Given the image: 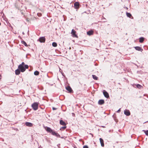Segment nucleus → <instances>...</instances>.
<instances>
[{"mask_svg":"<svg viewBox=\"0 0 148 148\" xmlns=\"http://www.w3.org/2000/svg\"><path fill=\"white\" fill-rule=\"evenodd\" d=\"M28 66L26 64L25 65V66H23L21 65H19L18 66V68L21 72H23L25 71L26 69H28Z\"/></svg>","mask_w":148,"mask_h":148,"instance_id":"f257e3e1","label":"nucleus"},{"mask_svg":"<svg viewBox=\"0 0 148 148\" xmlns=\"http://www.w3.org/2000/svg\"><path fill=\"white\" fill-rule=\"evenodd\" d=\"M38 103L35 102L32 104V106L34 110H36L38 109Z\"/></svg>","mask_w":148,"mask_h":148,"instance_id":"f03ea898","label":"nucleus"},{"mask_svg":"<svg viewBox=\"0 0 148 148\" xmlns=\"http://www.w3.org/2000/svg\"><path fill=\"white\" fill-rule=\"evenodd\" d=\"M76 32L73 29H72L71 33V34L72 35V36L73 37L77 38V35L76 34Z\"/></svg>","mask_w":148,"mask_h":148,"instance_id":"7ed1b4c3","label":"nucleus"},{"mask_svg":"<svg viewBox=\"0 0 148 148\" xmlns=\"http://www.w3.org/2000/svg\"><path fill=\"white\" fill-rule=\"evenodd\" d=\"M124 112V114L127 116H129L130 115V112L129 110H125Z\"/></svg>","mask_w":148,"mask_h":148,"instance_id":"20e7f679","label":"nucleus"},{"mask_svg":"<svg viewBox=\"0 0 148 148\" xmlns=\"http://www.w3.org/2000/svg\"><path fill=\"white\" fill-rule=\"evenodd\" d=\"M103 94L104 96L106 98H108L109 97V95L108 93L105 90L103 91Z\"/></svg>","mask_w":148,"mask_h":148,"instance_id":"39448f33","label":"nucleus"},{"mask_svg":"<svg viewBox=\"0 0 148 148\" xmlns=\"http://www.w3.org/2000/svg\"><path fill=\"white\" fill-rule=\"evenodd\" d=\"M74 6L75 8L76 9H78L79 8V3L78 2H76L74 3Z\"/></svg>","mask_w":148,"mask_h":148,"instance_id":"423d86ee","label":"nucleus"},{"mask_svg":"<svg viewBox=\"0 0 148 148\" xmlns=\"http://www.w3.org/2000/svg\"><path fill=\"white\" fill-rule=\"evenodd\" d=\"M39 40L40 42H45V39L44 37H42L40 38Z\"/></svg>","mask_w":148,"mask_h":148,"instance_id":"0eeeda50","label":"nucleus"},{"mask_svg":"<svg viewBox=\"0 0 148 148\" xmlns=\"http://www.w3.org/2000/svg\"><path fill=\"white\" fill-rule=\"evenodd\" d=\"M25 125L26 126L29 127H32L33 126V124L32 123L26 122L25 123Z\"/></svg>","mask_w":148,"mask_h":148,"instance_id":"6e6552de","label":"nucleus"},{"mask_svg":"<svg viewBox=\"0 0 148 148\" xmlns=\"http://www.w3.org/2000/svg\"><path fill=\"white\" fill-rule=\"evenodd\" d=\"M66 90L69 91L70 92H71L72 91V90L71 88L69 86H68L66 88Z\"/></svg>","mask_w":148,"mask_h":148,"instance_id":"1a4fd4ad","label":"nucleus"},{"mask_svg":"<svg viewBox=\"0 0 148 148\" xmlns=\"http://www.w3.org/2000/svg\"><path fill=\"white\" fill-rule=\"evenodd\" d=\"M134 48L136 50L138 51H140L142 52L143 51V49L140 47H135Z\"/></svg>","mask_w":148,"mask_h":148,"instance_id":"9d476101","label":"nucleus"},{"mask_svg":"<svg viewBox=\"0 0 148 148\" xmlns=\"http://www.w3.org/2000/svg\"><path fill=\"white\" fill-rule=\"evenodd\" d=\"M99 140L101 146L102 147H103L104 146V144L103 139L102 138H99Z\"/></svg>","mask_w":148,"mask_h":148,"instance_id":"9b49d317","label":"nucleus"},{"mask_svg":"<svg viewBox=\"0 0 148 148\" xmlns=\"http://www.w3.org/2000/svg\"><path fill=\"white\" fill-rule=\"evenodd\" d=\"M104 103V100L103 99H101V100H99L98 102V103L100 105L103 104Z\"/></svg>","mask_w":148,"mask_h":148,"instance_id":"f8f14e48","label":"nucleus"},{"mask_svg":"<svg viewBox=\"0 0 148 148\" xmlns=\"http://www.w3.org/2000/svg\"><path fill=\"white\" fill-rule=\"evenodd\" d=\"M46 130L48 132L51 133L52 132L53 130H51L50 127H47L46 129Z\"/></svg>","mask_w":148,"mask_h":148,"instance_id":"ddd939ff","label":"nucleus"},{"mask_svg":"<svg viewBox=\"0 0 148 148\" xmlns=\"http://www.w3.org/2000/svg\"><path fill=\"white\" fill-rule=\"evenodd\" d=\"M21 71L18 68L15 70V74L16 75H18L20 74Z\"/></svg>","mask_w":148,"mask_h":148,"instance_id":"4468645a","label":"nucleus"},{"mask_svg":"<svg viewBox=\"0 0 148 148\" xmlns=\"http://www.w3.org/2000/svg\"><path fill=\"white\" fill-rule=\"evenodd\" d=\"M60 124L63 125H66V124L63 120H61L60 121Z\"/></svg>","mask_w":148,"mask_h":148,"instance_id":"2eb2a0df","label":"nucleus"},{"mask_svg":"<svg viewBox=\"0 0 148 148\" xmlns=\"http://www.w3.org/2000/svg\"><path fill=\"white\" fill-rule=\"evenodd\" d=\"M93 32L92 31H90L87 32V34L89 36H90L92 35L93 34Z\"/></svg>","mask_w":148,"mask_h":148,"instance_id":"dca6fc26","label":"nucleus"},{"mask_svg":"<svg viewBox=\"0 0 148 148\" xmlns=\"http://www.w3.org/2000/svg\"><path fill=\"white\" fill-rule=\"evenodd\" d=\"M144 40V38L143 37L140 38H139V41L140 42L142 43V42Z\"/></svg>","mask_w":148,"mask_h":148,"instance_id":"f3484780","label":"nucleus"},{"mask_svg":"<svg viewBox=\"0 0 148 148\" xmlns=\"http://www.w3.org/2000/svg\"><path fill=\"white\" fill-rule=\"evenodd\" d=\"M92 76L94 79L95 80H97L98 77L95 75H92Z\"/></svg>","mask_w":148,"mask_h":148,"instance_id":"a211bd4d","label":"nucleus"},{"mask_svg":"<svg viewBox=\"0 0 148 148\" xmlns=\"http://www.w3.org/2000/svg\"><path fill=\"white\" fill-rule=\"evenodd\" d=\"M52 45L53 47H56L57 46V45L56 42H53L52 43Z\"/></svg>","mask_w":148,"mask_h":148,"instance_id":"6ab92c4d","label":"nucleus"},{"mask_svg":"<svg viewBox=\"0 0 148 148\" xmlns=\"http://www.w3.org/2000/svg\"><path fill=\"white\" fill-rule=\"evenodd\" d=\"M136 87H137V88L140 89H141L143 87L142 86L139 84H137L136 85Z\"/></svg>","mask_w":148,"mask_h":148,"instance_id":"aec40b11","label":"nucleus"},{"mask_svg":"<svg viewBox=\"0 0 148 148\" xmlns=\"http://www.w3.org/2000/svg\"><path fill=\"white\" fill-rule=\"evenodd\" d=\"M39 74V72L38 71H36L34 73V74L36 75H38Z\"/></svg>","mask_w":148,"mask_h":148,"instance_id":"412c9836","label":"nucleus"},{"mask_svg":"<svg viewBox=\"0 0 148 148\" xmlns=\"http://www.w3.org/2000/svg\"><path fill=\"white\" fill-rule=\"evenodd\" d=\"M126 15L127 17L129 18H131V17L132 16V15L130 13H129L127 12Z\"/></svg>","mask_w":148,"mask_h":148,"instance_id":"4be33fe9","label":"nucleus"},{"mask_svg":"<svg viewBox=\"0 0 148 148\" xmlns=\"http://www.w3.org/2000/svg\"><path fill=\"white\" fill-rule=\"evenodd\" d=\"M21 43L22 44H23L25 46H27V43L26 42L24 41H22Z\"/></svg>","mask_w":148,"mask_h":148,"instance_id":"5701e85b","label":"nucleus"},{"mask_svg":"<svg viewBox=\"0 0 148 148\" xmlns=\"http://www.w3.org/2000/svg\"><path fill=\"white\" fill-rule=\"evenodd\" d=\"M143 131L145 133V134L146 135L148 136V130H143Z\"/></svg>","mask_w":148,"mask_h":148,"instance_id":"b1692460","label":"nucleus"},{"mask_svg":"<svg viewBox=\"0 0 148 148\" xmlns=\"http://www.w3.org/2000/svg\"><path fill=\"white\" fill-rule=\"evenodd\" d=\"M52 133V134L53 135H55L56 134V132H54V131H52V132H51V133Z\"/></svg>","mask_w":148,"mask_h":148,"instance_id":"393cba45","label":"nucleus"},{"mask_svg":"<svg viewBox=\"0 0 148 148\" xmlns=\"http://www.w3.org/2000/svg\"><path fill=\"white\" fill-rule=\"evenodd\" d=\"M55 136L57 137H60V135L58 133H56V134Z\"/></svg>","mask_w":148,"mask_h":148,"instance_id":"a878e982","label":"nucleus"},{"mask_svg":"<svg viewBox=\"0 0 148 148\" xmlns=\"http://www.w3.org/2000/svg\"><path fill=\"white\" fill-rule=\"evenodd\" d=\"M20 65H21V66H24L25 65V63L24 62H22L21 64H20Z\"/></svg>","mask_w":148,"mask_h":148,"instance_id":"bb28decb","label":"nucleus"},{"mask_svg":"<svg viewBox=\"0 0 148 148\" xmlns=\"http://www.w3.org/2000/svg\"><path fill=\"white\" fill-rule=\"evenodd\" d=\"M37 15L39 16H40L42 15V14L41 13H38Z\"/></svg>","mask_w":148,"mask_h":148,"instance_id":"cd10ccee","label":"nucleus"},{"mask_svg":"<svg viewBox=\"0 0 148 148\" xmlns=\"http://www.w3.org/2000/svg\"><path fill=\"white\" fill-rule=\"evenodd\" d=\"M83 148H88V147L87 145H85L83 146Z\"/></svg>","mask_w":148,"mask_h":148,"instance_id":"c85d7f7f","label":"nucleus"},{"mask_svg":"<svg viewBox=\"0 0 148 148\" xmlns=\"http://www.w3.org/2000/svg\"><path fill=\"white\" fill-rule=\"evenodd\" d=\"M66 128V126H64L62 127H61V128L63 129H65Z\"/></svg>","mask_w":148,"mask_h":148,"instance_id":"c756f323","label":"nucleus"},{"mask_svg":"<svg viewBox=\"0 0 148 148\" xmlns=\"http://www.w3.org/2000/svg\"><path fill=\"white\" fill-rule=\"evenodd\" d=\"M121 108H120L119 110H118L117 111V112H118V113H119L120 111H121Z\"/></svg>","mask_w":148,"mask_h":148,"instance_id":"7c9ffc66","label":"nucleus"},{"mask_svg":"<svg viewBox=\"0 0 148 148\" xmlns=\"http://www.w3.org/2000/svg\"><path fill=\"white\" fill-rule=\"evenodd\" d=\"M52 109H53V110H56V108H54V107H53V108H52Z\"/></svg>","mask_w":148,"mask_h":148,"instance_id":"2f4dec72","label":"nucleus"},{"mask_svg":"<svg viewBox=\"0 0 148 148\" xmlns=\"http://www.w3.org/2000/svg\"><path fill=\"white\" fill-rule=\"evenodd\" d=\"M22 34H23V35H24V32H22Z\"/></svg>","mask_w":148,"mask_h":148,"instance_id":"473e14b6","label":"nucleus"}]
</instances>
